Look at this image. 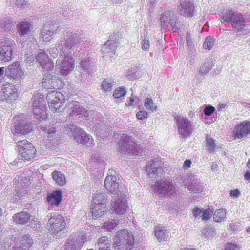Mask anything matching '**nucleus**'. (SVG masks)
<instances>
[{"label": "nucleus", "mask_w": 250, "mask_h": 250, "mask_svg": "<svg viewBox=\"0 0 250 250\" xmlns=\"http://www.w3.org/2000/svg\"><path fill=\"white\" fill-rule=\"evenodd\" d=\"M186 40L187 45L188 48L190 49H192L194 45L193 43L191 35L190 33H188L187 34Z\"/></svg>", "instance_id": "nucleus-51"}, {"label": "nucleus", "mask_w": 250, "mask_h": 250, "mask_svg": "<svg viewBox=\"0 0 250 250\" xmlns=\"http://www.w3.org/2000/svg\"><path fill=\"white\" fill-rule=\"evenodd\" d=\"M141 44L142 46V49L143 50H148L150 46L148 37L146 36L144 37V38L142 39V40L141 42Z\"/></svg>", "instance_id": "nucleus-49"}, {"label": "nucleus", "mask_w": 250, "mask_h": 250, "mask_svg": "<svg viewBox=\"0 0 250 250\" xmlns=\"http://www.w3.org/2000/svg\"><path fill=\"white\" fill-rule=\"evenodd\" d=\"M163 164L158 159L151 160L148 162L146 167V171L149 175L157 174L163 169Z\"/></svg>", "instance_id": "nucleus-22"}, {"label": "nucleus", "mask_w": 250, "mask_h": 250, "mask_svg": "<svg viewBox=\"0 0 250 250\" xmlns=\"http://www.w3.org/2000/svg\"><path fill=\"white\" fill-rule=\"evenodd\" d=\"M36 59L42 68L47 70H52L53 69L54 63L49 59L44 50H40L37 54Z\"/></svg>", "instance_id": "nucleus-15"}, {"label": "nucleus", "mask_w": 250, "mask_h": 250, "mask_svg": "<svg viewBox=\"0 0 250 250\" xmlns=\"http://www.w3.org/2000/svg\"><path fill=\"white\" fill-rule=\"evenodd\" d=\"M90 209L93 217L95 219H101L104 217H107L110 213V211L107 210L106 208H102V207L94 205H92V207Z\"/></svg>", "instance_id": "nucleus-28"}, {"label": "nucleus", "mask_w": 250, "mask_h": 250, "mask_svg": "<svg viewBox=\"0 0 250 250\" xmlns=\"http://www.w3.org/2000/svg\"><path fill=\"white\" fill-rule=\"evenodd\" d=\"M116 47V42L110 38L104 45H102L101 51L102 54H108L109 57H113L115 54Z\"/></svg>", "instance_id": "nucleus-25"}, {"label": "nucleus", "mask_w": 250, "mask_h": 250, "mask_svg": "<svg viewBox=\"0 0 250 250\" xmlns=\"http://www.w3.org/2000/svg\"><path fill=\"white\" fill-rule=\"evenodd\" d=\"M126 76L128 79L132 80L133 79L139 78L140 77V73L136 69L134 68H130L127 70Z\"/></svg>", "instance_id": "nucleus-44"}, {"label": "nucleus", "mask_w": 250, "mask_h": 250, "mask_svg": "<svg viewBox=\"0 0 250 250\" xmlns=\"http://www.w3.org/2000/svg\"><path fill=\"white\" fill-rule=\"evenodd\" d=\"M178 10L184 17H192L194 15V5L190 0H184L178 6Z\"/></svg>", "instance_id": "nucleus-17"}, {"label": "nucleus", "mask_w": 250, "mask_h": 250, "mask_svg": "<svg viewBox=\"0 0 250 250\" xmlns=\"http://www.w3.org/2000/svg\"><path fill=\"white\" fill-rule=\"evenodd\" d=\"M191 164V161L189 159H186L183 164V168L184 169H188L190 167Z\"/></svg>", "instance_id": "nucleus-59"}, {"label": "nucleus", "mask_w": 250, "mask_h": 250, "mask_svg": "<svg viewBox=\"0 0 250 250\" xmlns=\"http://www.w3.org/2000/svg\"><path fill=\"white\" fill-rule=\"evenodd\" d=\"M50 109L53 112L59 111L65 102L63 95H47Z\"/></svg>", "instance_id": "nucleus-14"}, {"label": "nucleus", "mask_w": 250, "mask_h": 250, "mask_svg": "<svg viewBox=\"0 0 250 250\" xmlns=\"http://www.w3.org/2000/svg\"><path fill=\"white\" fill-rule=\"evenodd\" d=\"M213 65V62L210 59H205V61L201 64L199 72L201 75L204 76L210 71Z\"/></svg>", "instance_id": "nucleus-34"}, {"label": "nucleus", "mask_w": 250, "mask_h": 250, "mask_svg": "<svg viewBox=\"0 0 250 250\" xmlns=\"http://www.w3.org/2000/svg\"><path fill=\"white\" fill-rule=\"evenodd\" d=\"M123 140L120 143L122 144L119 151L122 155L128 154L133 156L135 154H139L143 152L142 148L139 146L134 139L127 135L123 137Z\"/></svg>", "instance_id": "nucleus-6"}, {"label": "nucleus", "mask_w": 250, "mask_h": 250, "mask_svg": "<svg viewBox=\"0 0 250 250\" xmlns=\"http://www.w3.org/2000/svg\"><path fill=\"white\" fill-rule=\"evenodd\" d=\"M62 191H53L48 194L47 201L52 206H58L62 201Z\"/></svg>", "instance_id": "nucleus-27"}, {"label": "nucleus", "mask_w": 250, "mask_h": 250, "mask_svg": "<svg viewBox=\"0 0 250 250\" xmlns=\"http://www.w3.org/2000/svg\"><path fill=\"white\" fill-rule=\"evenodd\" d=\"M179 134L184 138L189 136L192 133L193 125L188 119L179 117L176 119Z\"/></svg>", "instance_id": "nucleus-13"}, {"label": "nucleus", "mask_w": 250, "mask_h": 250, "mask_svg": "<svg viewBox=\"0 0 250 250\" xmlns=\"http://www.w3.org/2000/svg\"><path fill=\"white\" fill-rule=\"evenodd\" d=\"M202 75L200 73L196 74L195 78L193 80V82H196V84H198L202 80Z\"/></svg>", "instance_id": "nucleus-60"}, {"label": "nucleus", "mask_w": 250, "mask_h": 250, "mask_svg": "<svg viewBox=\"0 0 250 250\" xmlns=\"http://www.w3.org/2000/svg\"><path fill=\"white\" fill-rule=\"evenodd\" d=\"M106 189L113 194L119 195V184L117 182V177L114 175H108L104 180Z\"/></svg>", "instance_id": "nucleus-19"}, {"label": "nucleus", "mask_w": 250, "mask_h": 250, "mask_svg": "<svg viewBox=\"0 0 250 250\" xmlns=\"http://www.w3.org/2000/svg\"><path fill=\"white\" fill-rule=\"evenodd\" d=\"M33 110L36 118L42 120L46 115L45 101L43 95H35L33 97Z\"/></svg>", "instance_id": "nucleus-11"}, {"label": "nucleus", "mask_w": 250, "mask_h": 250, "mask_svg": "<svg viewBox=\"0 0 250 250\" xmlns=\"http://www.w3.org/2000/svg\"><path fill=\"white\" fill-rule=\"evenodd\" d=\"M108 198V194L106 192L97 193L93 196V205L106 208Z\"/></svg>", "instance_id": "nucleus-26"}, {"label": "nucleus", "mask_w": 250, "mask_h": 250, "mask_svg": "<svg viewBox=\"0 0 250 250\" xmlns=\"http://www.w3.org/2000/svg\"><path fill=\"white\" fill-rule=\"evenodd\" d=\"M119 223V220L118 219H113L111 221L105 222L104 226L108 231L112 232Z\"/></svg>", "instance_id": "nucleus-42"}, {"label": "nucleus", "mask_w": 250, "mask_h": 250, "mask_svg": "<svg viewBox=\"0 0 250 250\" xmlns=\"http://www.w3.org/2000/svg\"><path fill=\"white\" fill-rule=\"evenodd\" d=\"M172 15L173 16V12L170 11H165L162 15L160 18V21L161 22L162 26H165L166 23L168 21L169 17Z\"/></svg>", "instance_id": "nucleus-45"}, {"label": "nucleus", "mask_w": 250, "mask_h": 250, "mask_svg": "<svg viewBox=\"0 0 250 250\" xmlns=\"http://www.w3.org/2000/svg\"><path fill=\"white\" fill-rule=\"evenodd\" d=\"M80 64L81 68L88 74H90L95 70L94 60L88 54L81 57Z\"/></svg>", "instance_id": "nucleus-18"}, {"label": "nucleus", "mask_w": 250, "mask_h": 250, "mask_svg": "<svg viewBox=\"0 0 250 250\" xmlns=\"http://www.w3.org/2000/svg\"><path fill=\"white\" fill-rule=\"evenodd\" d=\"M18 150L24 161H31L36 156V149L34 145L26 140L20 141L17 144Z\"/></svg>", "instance_id": "nucleus-7"}, {"label": "nucleus", "mask_w": 250, "mask_h": 250, "mask_svg": "<svg viewBox=\"0 0 250 250\" xmlns=\"http://www.w3.org/2000/svg\"><path fill=\"white\" fill-rule=\"evenodd\" d=\"M52 84V80L49 78H43L42 82V87L45 89H51L53 86Z\"/></svg>", "instance_id": "nucleus-47"}, {"label": "nucleus", "mask_w": 250, "mask_h": 250, "mask_svg": "<svg viewBox=\"0 0 250 250\" xmlns=\"http://www.w3.org/2000/svg\"><path fill=\"white\" fill-rule=\"evenodd\" d=\"M33 243V240L29 235H24L17 239L14 247V250H30Z\"/></svg>", "instance_id": "nucleus-16"}, {"label": "nucleus", "mask_w": 250, "mask_h": 250, "mask_svg": "<svg viewBox=\"0 0 250 250\" xmlns=\"http://www.w3.org/2000/svg\"><path fill=\"white\" fill-rule=\"evenodd\" d=\"M3 94H15L17 89L15 85L9 83H6L2 86Z\"/></svg>", "instance_id": "nucleus-41"}, {"label": "nucleus", "mask_w": 250, "mask_h": 250, "mask_svg": "<svg viewBox=\"0 0 250 250\" xmlns=\"http://www.w3.org/2000/svg\"><path fill=\"white\" fill-rule=\"evenodd\" d=\"M76 55L70 54L66 52H61L59 57L56 60L55 67L58 69L63 75H67L74 68V59Z\"/></svg>", "instance_id": "nucleus-5"}, {"label": "nucleus", "mask_w": 250, "mask_h": 250, "mask_svg": "<svg viewBox=\"0 0 250 250\" xmlns=\"http://www.w3.org/2000/svg\"><path fill=\"white\" fill-rule=\"evenodd\" d=\"M52 177L56 183L60 186H63L66 184L65 176L62 172L54 171L52 173Z\"/></svg>", "instance_id": "nucleus-36"}, {"label": "nucleus", "mask_w": 250, "mask_h": 250, "mask_svg": "<svg viewBox=\"0 0 250 250\" xmlns=\"http://www.w3.org/2000/svg\"><path fill=\"white\" fill-rule=\"evenodd\" d=\"M72 128L74 129V140L79 144L86 145L90 142V138L85 131L80 128L76 127L75 125H71Z\"/></svg>", "instance_id": "nucleus-20"}, {"label": "nucleus", "mask_w": 250, "mask_h": 250, "mask_svg": "<svg viewBox=\"0 0 250 250\" xmlns=\"http://www.w3.org/2000/svg\"><path fill=\"white\" fill-rule=\"evenodd\" d=\"M14 125L11 129L13 134L25 135L33 131V124L28 120L27 115L22 114L14 118Z\"/></svg>", "instance_id": "nucleus-3"}, {"label": "nucleus", "mask_w": 250, "mask_h": 250, "mask_svg": "<svg viewBox=\"0 0 250 250\" xmlns=\"http://www.w3.org/2000/svg\"><path fill=\"white\" fill-rule=\"evenodd\" d=\"M170 25V26L172 27H175L176 26V20L175 18L172 17L171 15L169 17L168 19V21H167Z\"/></svg>", "instance_id": "nucleus-61"}, {"label": "nucleus", "mask_w": 250, "mask_h": 250, "mask_svg": "<svg viewBox=\"0 0 250 250\" xmlns=\"http://www.w3.org/2000/svg\"><path fill=\"white\" fill-rule=\"evenodd\" d=\"M98 250H110L111 240L106 236H102L97 241Z\"/></svg>", "instance_id": "nucleus-35"}, {"label": "nucleus", "mask_w": 250, "mask_h": 250, "mask_svg": "<svg viewBox=\"0 0 250 250\" xmlns=\"http://www.w3.org/2000/svg\"><path fill=\"white\" fill-rule=\"evenodd\" d=\"M15 4L18 8L25 9L28 6V2L25 0H17Z\"/></svg>", "instance_id": "nucleus-52"}, {"label": "nucleus", "mask_w": 250, "mask_h": 250, "mask_svg": "<svg viewBox=\"0 0 250 250\" xmlns=\"http://www.w3.org/2000/svg\"><path fill=\"white\" fill-rule=\"evenodd\" d=\"M23 74V72L21 69L19 63L14 62L10 65L8 68H6L5 75L10 77L13 79H17L21 77Z\"/></svg>", "instance_id": "nucleus-24"}, {"label": "nucleus", "mask_w": 250, "mask_h": 250, "mask_svg": "<svg viewBox=\"0 0 250 250\" xmlns=\"http://www.w3.org/2000/svg\"><path fill=\"white\" fill-rule=\"evenodd\" d=\"M151 189L157 193L170 196L175 192V188L172 182L160 180L151 187Z\"/></svg>", "instance_id": "nucleus-10"}, {"label": "nucleus", "mask_w": 250, "mask_h": 250, "mask_svg": "<svg viewBox=\"0 0 250 250\" xmlns=\"http://www.w3.org/2000/svg\"><path fill=\"white\" fill-rule=\"evenodd\" d=\"M74 104L73 106L70 108V116H80L82 117L88 116V113L86 109L80 106L78 101H75Z\"/></svg>", "instance_id": "nucleus-29"}, {"label": "nucleus", "mask_w": 250, "mask_h": 250, "mask_svg": "<svg viewBox=\"0 0 250 250\" xmlns=\"http://www.w3.org/2000/svg\"><path fill=\"white\" fill-rule=\"evenodd\" d=\"M126 91L124 86H121L116 88L113 94H126Z\"/></svg>", "instance_id": "nucleus-58"}, {"label": "nucleus", "mask_w": 250, "mask_h": 250, "mask_svg": "<svg viewBox=\"0 0 250 250\" xmlns=\"http://www.w3.org/2000/svg\"><path fill=\"white\" fill-rule=\"evenodd\" d=\"M216 141L213 138L207 136L206 138V146L210 153L214 152L217 146Z\"/></svg>", "instance_id": "nucleus-40"}, {"label": "nucleus", "mask_w": 250, "mask_h": 250, "mask_svg": "<svg viewBox=\"0 0 250 250\" xmlns=\"http://www.w3.org/2000/svg\"><path fill=\"white\" fill-rule=\"evenodd\" d=\"M135 244L133 233L126 229L117 232L113 239V247L114 250H131Z\"/></svg>", "instance_id": "nucleus-2"}, {"label": "nucleus", "mask_w": 250, "mask_h": 250, "mask_svg": "<svg viewBox=\"0 0 250 250\" xmlns=\"http://www.w3.org/2000/svg\"><path fill=\"white\" fill-rule=\"evenodd\" d=\"M129 208L126 195L120 193L117 199H115V202L112 204L111 209L119 216L125 215Z\"/></svg>", "instance_id": "nucleus-12"}, {"label": "nucleus", "mask_w": 250, "mask_h": 250, "mask_svg": "<svg viewBox=\"0 0 250 250\" xmlns=\"http://www.w3.org/2000/svg\"><path fill=\"white\" fill-rule=\"evenodd\" d=\"M17 34L20 37L29 35L33 29V25L28 21H21L17 24Z\"/></svg>", "instance_id": "nucleus-21"}, {"label": "nucleus", "mask_w": 250, "mask_h": 250, "mask_svg": "<svg viewBox=\"0 0 250 250\" xmlns=\"http://www.w3.org/2000/svg\"><path fill=\"white\" fill-rule=\"evenodd\" d=\"M49 53L53 58L57 57L59 53V50L56 47H52L49 49Z\"/></svg>", "instance_id": "nucleus-57"}, {"label": "nucleus", "mask_w": 250, "mask_h": 250, "mask_svg": "<svg viewBox=\"0 0 250 250\" xmlns=\"http://www.w3.org/2000/svg\"><path fill=\"white\" fill-rule=\"evenodd\" d=\"M215 110L214 107L210 105L207 106L205 108L204 113L206 116H210L214 112Z\"/></svg>", "instance_id": "nucleus-55"}, {"label": "nucleus", "mask_w": 250, "mask_h": 250, "mask_svg": "<svg viewBox=\"0 0 250 250\" xmlns=\"http://www.w3.org/2000/svg\"><path fill=\"white\" fill-rule=\"evenodd\" d=\"M116 84L115 81L111 78L105 79L102 83V88L105 92H110L112 87Z\"/></svg>", "instance_id": "nucleus-38"}, {"label": "nucleus", "mask_w": 250, "mask_h": 250, "mask_svg": "<svg viewBox=\"0 0 250 250\" xmlns=\"http://www.w3.org/2000/svg\"><path fill=\"white\" fill-rule=\"evenodd\" d=\"M155 235L159 242L166 241L169 237L166 226H156L155 227Z\"/></svg>", "instance_id": "nucleus-32"}, {"label": "nucleus", "mask_w": 250, "mask_h": 250, "mask_svg": "<svg viewBox=\"0 0 250 250\" xmlns=\"http://www.w3.org/2000/svg\"><path fill=\"white\" fill-rule=\"evenodd\" d=\"M31 217L28 212L21 211L14 214L13 220V222L17 224L23 225L27 223Z\"/></svg>", "instance_id": "nucleus-31"}, {"label": "nucleus", "mask_w": 250, "mask_h": 250, "mask_svg": "<svg viewBox=\"0 0 250 250\" xmlns=\"http://www.w3.org/2000/svg\"><path fill=\"white\" fill-rule=\"evenodd\" d=\"M15 23L9 17L0 20V32L4 33L5 32L10 31L12 28L14 26Z\"/></svg>", "instance_id": "nucleus-33"}, {"label": "nucleus", "mask_w": 250, "mask_h": 250, "mask_svg": "<svg viewBox=\"0 0 250 250\" xmlns=\"http://www.w3.org/2000/svg\"><path fill=\"white\" fill-rule=\"evenodd\" d=\"M57 32V29L55 30L54 27L45 25L42 27L40 37L42 40L47 42L50 41L53 36Z\"/></svg>", "instance_id": "nucleus-30"}, {"label": "nucleus", "mask_w": 250, "mask_h": 250, "mask_svg": "<svg viewBox=\"0 0 250 250\" xmlns=\"http://www.w3.org/2000/svg\"><path fill=\"white\" fill-rule=\"evenodd\" d=\"M226 217V210L223 208L218 209L215 211L213 214V220L216 222H220Z\"/></svg>", "instance_id": "nucleus-39"}, {"label": "nucleus", "mask_w": 250, "mask_h": 250, "mask_svg": "<svg viewBox=\"0 0 250 250\" xmlns=\"http://www.w3.org/2000/svg\"><path fill=\"white\" fill-rule=\"evenodd\" d=\"M136 117L138 119L143 120L147 118L148 113L144 110L139 111L136 113Z\"/></svg>", "instance_id": "nucleus-54"}, {"label": "nucleus", "mask_w": 250, "mask_h": 250, "mask_svg": "<svg viewBox=\"0 0 250 250\" xmlns=\"http://www.w3.org/2000/svg\"><path fill=\"white\" fill-rule=\"evenodd\" d=\"M84 39V35L81 32L68 31L62 35L59 48L61 52L77 55L79 45Z\"/></svg>", "instance_id": "nucleus-1"}, {"label": "nucleus", "mask_w": 250, "mask_h": 250, "mask_svg": "<svg viewBox=\"0 0 250 250\" xmlns=\"http://www.w3.org/2000/svg\"><path fill=\"white\" fill-rule=\"evenodd\" d=\"M235 139L242 138L250 133V121H244L235 128Z\"/></svg>", "instance_id": "nucleus-23"}, {"label": "nucleus", "mask_w": 250, "mask_h": 250, "mask_svg": "<svg viewBox=\"0 0 250 250\" xmlns=\"http://www.w3.org/2000/svg\"><path fill=\"white\" fill-rule=\"evenodd\" d=\"M203 209H201L199 208L196 207L194 208L193 210V215L194 217L198 218L199 217H201V215L203 213Z\"/></svg>", "instance_id": "nucleus-56"}, {"label": "nucleus", "mask_w": 250, "mask_h": 250, "mask_svg": "<svg viewBox=\"0 0 250 250\" xmlns=\"http://www.w3.org/2000/svg\"><path fill=\"white\" fill-rule=\"evenodd\" d=\"M222 20L224 22H231L232 27L238 28V30L245 26L243 15L241 13H235L232 10L227 11L223 16Z\"/></svg>", "instance_id": "nucleus-9"}, {"label": "nucleus", "mask_w": 250, "mask_h": 250, "mask_svg": "<svg viewBox=\"0 0 250 250\" xmlns=\"http://www.w3.org/2000/svg\"><path fill=\"white\" fill-rule=\"evenodd\" d=\"M214 44V39L211 36L207 37L205 40L203 47L205 49L210 50Z\"/></svg>", "instance_id": "nucleus-43"}, {"label": "nucleus", "mask_w": 250, "mask_h": 250, "mask_svg": "<svg viewBox=\"0 0 250 250\" xmlns=\"http://www.w3.org/2000/svg\"><path fill=\"white\" fill-rule=\"evenodd\" d=\"M65 249L67 250H73L75 248L74 242L72 239H68L64 245Z\"/></svg>", "instance_id": "nucleus-53"}, {"label": "nucleus", "mask_w": 250, "mask_h": 250, "mask_svg": "<svg viewBox=\"0 0 250 250\" xmlns=\"http://www.w3.org/2000/svg\"><path fill=\"white\" fill-rule=\"evenodd\" d=\"M213 212V210L209 208L203 209V213L201 215L202 219L203 220H208L211 217Z\"/></svg>", "instance_id": "nucleus-48"}, {"label": "nucleus", "mask_w": 250, "mask_h": 250, "mask_svg": "<svg viewBox=\"0 0 250 250\" xmlns=\"http://www.w3.org/2000/svg\"><path fill=\"white\" fill-rule=\"evenodd\" d=\"M22 48L25 51V54L28 55L31 52L30 51H33V49H36L37 48V41L33 38L32 40L28 42L26 41H23L22 43Z\"/></svg>", "instance_id": "nucleus-37"}, {"label": "nucleus", "mask_w": 250, "mask_h": 250, "mask_svg": "<svg viewBox=\"0 0 250 250\" xmlns=\"http://www.w3.org/2000/svg\"><path fill=\"white\" fill-rule=\"evenodd\" d=\"M240 195V191L238 189H236L234 190H231L230 192V196L233 198H237Z\"/></svg>", "instance_id": "nucleus-62"}, {"label": "nucleus", "mask_w": 250, "mask_h": 250, "mask_svg": "<svg viewBox=\"0 0 250 250\" xmlns=\"http://www.w3.org/2000/svg\"><path fill=\"white\" fill-rule=\"evenodd\" d=\"M34 223H35V225L36 226L33 227V229L35 228V230H37V229H39L41 228V224L40 221H38V219H36L35 220H33Z\"/></svg>", "instance_id": "nucleus-64"}, {"label": "nucleus", "mask_w": 250, "mask_h": 250, "mask_svg": "<svg viewBox=\"0 0 250 250\" xmlns=\"http://www.w3.org/2000/svg\"><path fill=\"white\" fill-rule=\"evenodd\" d=\"M43 131H47V133L48 135H51V134H55L56 132L55 128L54 127H52L51 128H50L49 129L44 128L43 129Z\"/></svg>", "instance_id": "nucleus-63"}, {"label": "nucleus", "mask_w": 250, "mask_h": 250, "mask_svg": "<svg viewBox=\"0 0 250 250\" xmlns=\"http://www.w3.org/2000/svg\"><path fill=\"white\" fill-rule=\"evenodd\" d=\"M145 106L147 110L155 111L157 108L156 104L154 103L153 100L151 98H147L146 100Z\"/></svg>", "instance_id": "nucleus-46"}, {"label": "nucleus", "mask_w": 250, "mask_h": 250, "mask_svg": "<svg viewBox=\"0 0 250 250\" xmlns=\"http://www.w3.org/2000/svg\"><path fill=\"white\" fill-rule=\"evenodd\" d=\"M15 41L6 38L0 42V60L2 62H8L11 60L13 50L16 48Z\"/></svg>", "instance_id": "nucleus-8"}, {"label": "nucleus", "mask_w": 250, "mask_h": 250, "mask_svg": "<svg viewBox=\"0 0 250 250\" xmlns=\"http://www.w3.org/2000/svg\"><path fill=\"white\" fill-rule=\"evenodd\" d=\"M47 227L48 230L55 236H62L66 228L65 217L58 213H54L48 220Z\"/></svg>", "instance_id": "nucleus-4"}, {"label": "nucleus", "mask_w": 250, "mask_h": 250, "mask_svg": "<svg viewBox=\"0 0 250 250\" xmlns=\"http://www.w3.org/2000/svg\"><path fill=\"white\" fill-rule=\"evenodd\" d=\"M224 249L225 250H236L238 249V245L235 243L227 242L225 244Z\"/></svg>", "instance_id": "nucleus-50"}]
</instances>
